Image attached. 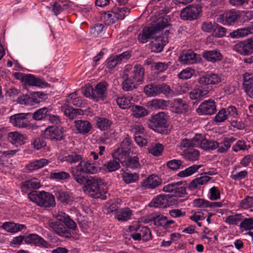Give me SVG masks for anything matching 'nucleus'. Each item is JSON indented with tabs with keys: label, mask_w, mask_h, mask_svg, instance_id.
Listing matches in <instances>:
<instances>
[{
	"label": "nucleus",
	"mask_w": 253,
	"mask_h": 253,
	"mask_svg": "<svg viewBox=\"0 0 253 253\" xmlns=\"http://www.w3.org/2000/svg\"><path fill=\"white\" fill-rule=\"evenodd\" d=\"M71 173L77 182L80 184H83L85 182H86L87 179H86L84 176L82 175L83 173L78 171V169L76 168L71 169Z\"/></svg>",
	"instance_id": "55"
},
{
	"label": "nucleus",
	"mask_w": 253,
	"mask_h": 253,
	"mask_svg": "<svg viewBox=\"0 0 253 253\" xmlns=\"http://www.w3.org/2000/svg\"><path fill=\"white\" fill-rule=\"evenodd\" d=\"M62 111L65 116L71 119H73L78 115H82L83 111L80 109H74L71 106H63L61 107Z\"/></svg>",
	"instance_id": "29"
},
{
	"label": "nucleus",
	"mask_w": 253,
	"mask_h": 253,
	"mask_svg": "<svg viewBox=\"0 0 253 253\" xmlns=\"http://www.w3.org/2000/svg\"><path fill=\"white\" fill-rule=\"evenodd\" d=\"M67 100L69 103L79 107H84L86 104L84 100L81 97L78 96L77 92L70 93L67 98Z\"/></svg>",
	"instance_id": "26"
},
{
	"label": "nucleus",
	"mask_w": 253,
	"mask_h": 253,
	"mask_svg": "<svg viewBox=\"0 0 253 253\" xmlns=\"http://www.w3.org/2000/svg\"><path fill=\"white\" fill-rule=\"evenodd\" d=\"M197 55L192 50L182 52L179 56L180 61L183 64H193L197 61Z\"/></svg>",
	"instance_id": "24"
},
{
	"label": "nucleus",
	"mask_w": 253,
	"mask_h": 253,
	"mask_svg": "<svg viewBox=\"0 0 253 253\" xmlns=\"http://www.w3.org/2000/svg\"><path fill=\"white\" fill-rule=\"evenodd\" d=\"M122 178L126 183L129 184L137 181L139 178V175L136 173L124 172L122 173Z\"/></svg>",
	"instance_id": "48"
},
{
	"label": "nucleus",
	"mask_w": 253,
	"mask_h": 253,
	"mask_svg": "<svg viewBox=\"0 0 253 253\" xmlns=\"http://www.w3.org/2000/svg\"><path fill=\"white\" fill-rule=\"evenodd\" d=\"M22 81L28 85L32 86L40 85L41 80L34 75L29 74L23 77Z\"/></svg>",
	"instance_id": "47"
},
{
	"label": "nucleus",
	"mask_w": 253,
	"mask_h": 253,
	"mask_svg": "<svg viewBox=\"0 0 253 253\" xmlns=\"http://www.w3.org/2000/svg\"><path fill=\"white\" fill-rule=\"evenodd\" d=\"M1 227L5 231L11 233H16L26 228V226L24 224L10 222H5L3 223Z\"/></svg>",
	"instance_id": "28"
},
{
	"label": "nucleus",
	"mask_w": 253,
	"mask_h": 253,
	"mask_svg": "<svg viewBox=\"0 0 253 253\" xmlns=\"http://www.w3.org/2000/svg\"><path fill=\"white\" fill-rule=\"evenodd\" d=\"M31 95L33 106L44 101L47 98L46 94L41 92H36Z\"/></svg>",
	"instance_id": "52"
},
{
	"label": "nucleus",
	"mask_w": 253,
	"mask_h": 253,
	"mask_svg": "<svg viewBox=\"0 0 253 253\" xmlns=\"http://www.w3.org/2000/svg\"><path fill=\"white\" fill-rule=\"evenodd\" d=\"M168 38L166 36H163L156 37L155 41L152 42L153 46L156 48L158 52L161 51L164 46L168 42Z\"/></svg>",
	"instance_id": "36"
},
{
	"label": "nucleus",
	"mask_w": 253,
	"mask_h": 253,
	"mask_svg": "<svg viewBox=\"0 0 253 253\" xmlns=\"http://www.w3.org/2000/svg\"><path fill=\"white\" fill-rule=\"evenodd\" d=\"M203 56L207 61L212 63L219 61L222 58V54L217 49L204 51L203 53Z\"/></svg>",
	"instance_id": "23"
},
{
	"label": "nucleus",
	"mask_w": 253,
	"mask_h": 253,
	"mask_svg": "<svg viewBox=\"0 0 253 253\" xmlns=\"http://www.w3.org/2000/svg\"><path fill=\"white\" fill-rule=\"evenodd\" d=\"M45 137L49 139L55 141L61 140L63 139V133L61 129L56 126H49L44 131Z\"/></svg>",
	"instance_id": "14"
},
{
	"label": "nucleus",
	"mask_w": 253,
	"mask_h": 253,
	"mask_svg": "<svg viewBox=\"0 0 253 253\" xmlns=\"http://www.w3.org/2000/svg\"><path fill=\"white\" fill-rule=\"evenodd\" d=\"M23 186L29 189H38L41 186V184L38 179H32L24 182L23 183Z\"/></svg>",
	"instance_id": "64"
},
{
	"label": "nucleus",
	"mask_w": 253,
	"mask_h": 253,
	"mask_svg": "<svg viewBox=\"0 0 253 253\" xmlns=\"http://www.w3.org/2000/svg\"><path fill=\"white\" fill-rule=\"evenodd\" d=\"M252 33H253V29L248 27L247 28L238 29L231 32L230 34V36L232 38H240Z\"/></svg>",
	"instance_id": "35"
},
{
	"label": "nucleus",
	"mask_w": 253,
	"mask_h": 253,
	"mask_svg": "<svg viewBox=\"0 0 253 253\" xmlns=\"http://www.w3.org/2000/svg\"><path fill=\"white\" fill-rule=\"evenodd\" d=\"M164 150V146L159 143H153L148 148L150 153L155 156H160Z\"/></svg>",
	"instance_id": "40"
},
{
	"label": "nucleus",
	"mask_w": 253,
	"mask_h": 253,
	"mask_svg": "<svg viewBox=\"0 0 253 253\" xmlns=\"http://www.w3.org/2000/svg\"><path fill=\"white\" fill-rule=\"evenodd\" d=\"M183 157L188 161H195L199 159L200 152L195 149H188L183 152Z\"/></svg>",
	"instance_id": "37"
},
{
	"label": "nucleus",
	"mask_w": 253,
	"mask_h": 253,
	"mask_svg": "<svg viewBox=\"0 0 253 253\" xmlns=\"http://www.w3.org/2000/svg\"><path fill=\"white\" fill-rule=\"evenodd\" d=\"M218 146V143L215 141L209 140L207 139L205 137L203 142L202 149L204 150H214L217 148Z\"/></svg>",
	"instance_id": "56"
},
{
	"label": "nucleus",
	"mask_w": 253,
	"mask_h": 253,
	"mask_svg": "<svg viewBox=\"0 0 253 253\" xmlns=\"http://www.w3.org/2000/svg\"><path fill=\"white\" fill-rule=\"evenodd\" d=\"M239 207L244 210H248L253 208V197L246 196L240 202Z\"/></svg>",
	"instance_id": "50"
},
{
	"label": "nucleus",
	"mask_w": 253,
	"mask_h": 253,
	"mask_svg": "<svg viewBox=\"0 0 253 253\" xmlns=\"http://www.w3.org/2000/svg\"><path fill=\"white\" fill-rule=\"evenodd\" d=\"M69 177V174L63 171L59 172H52L50 174V178L54 179L57 180H64L68 179Z\"/></svg>",
	"instance_id": "58"
},
{
	"label": "nucleus",
	"mask_w": 253,
	"mask_h": 253,
	"mask_svg": "<svg viewBox=\"0 0 253 253\" xmlns=\"http://www.w3.org/2000/svg\"><path fill=\"white\" fill-rule=\"evenodd\" d=\"M154 222L155 225L161 226L165 229L171 228L172 224L174 223V221L169 220L167 217L164 216L154 219Z\"/></svg>",
	"instance_id": "30"
},
{
	"label": "nucleus",
	"mask_w": 253,
	"mask_h": 253,
	"mask_svg": "<svg viewBox=\"0 0 253 253\" xmlns=\"http://www.w3.org/2000/svg\"><path fill=\"white\" fill-rule=\"evenodd\" d=\"M78 171L85 174H96L101 170V168L94 163L82 161L75 168Z\"/></svg>",
	"instance_id": "4"
},
{
	"label": "nucleus",
	"mask_w": 253,
	"mask_h": 253,
	"mask_svg": "<svg viewBox=\"0 0 253 253\" xmlns=\"http://www.w3.org/2000/svg\"><path fill=\"white\" fill-rule=\"evenodd\" d=\"M49 162L47 159L45 158L33 160L26 165V168L29 171L33 172L47 166Z\"/></svg>",
	"instance_id": "16"
},
{
	"label": "nucleus",
	"mask_w": 253,
	"mask_h": 253,
	"mask_svg": "<svg viewBox=\"0 0 253 253\" xmlns=\"http://www.w3.org/2000/svg\"><path fill=\"white\" fill-rule=\"evenodd\" d=\"M55 195L58 200L63 203H68L70 200V196L67 192L58 189L55 192Z\"/></svg>",
	"instance_id": "63"
},
{
	"label": "nucleus",
	"mask_w": 253,
	"mask_h": 253,
	"mask_svg": "<svg viewBox=\"0 0 253 253\" xmlns=\"http://www.w3.org/2000/svg\"><path fill=\"white\" fill-rule=\"evenodd\" d=\"M216 111L215 101L212 99L205 100L202 102L197 109V113L202 115H212Z\"/></svg>",
	"instance_id": "8"
},
{
	"label": "nucleus",
	"mask_w": 253,
	"mask_h": 253,
	"mask_svg": "<svg viewBox=\"0 0 253 253\" xmlns=\"http://www.w3.org/2000/svg\"><path fill=\"white\" fill-rule=\"evenodd\" d=\"M8 138L10 142L16 146H21L25 143V136L17 131L9 132Z\"/></svg>",
	"instance_id": "27"
},
{
	"label": "nucleus",
	"mask_w": 253,
	"mask_h": 253,
	"mask_svg": "<svg viewBox=\"0 0 253 253\" xmlns=\"http://www.w3.org/2000/svg\"><path fill=\"white\" fill-rule=\"evenodd\" d=\"M120 167L119 161L113 159L103 165V169L106 171L111 172L117 170Z\"/></svg>",
	"instance_id": "38"
},
{
	"label": "nucleus",
	"mask_w": 253,
	"mask_h": 253,
	"mask_svg": "<svg viewBox=\"0 0 253 253\" xmlns=\"http://www.w3.org/2000/svg\"><path fill=\"white\" fill-rule=\"evenodd\" d=\"M221 81V76L214 73H207L198 79L201 84H216Z\"/></svg>",
	"instance_id": "13"
},
{
	"label": "nucleus",
	"mask_w": 253,
	"mask_h": 253,
	"mask_svg": "<svg viewBox=\"0 0 253 253\" xmlns=\"http://www.w3.org/2000/svg\"><path fill=\"white\" fill-rule=\"evenodd\" d=\"M167 17V16H161L156 21H154L152 22L151 26L157 30V33L169 25Z\"/></svg>",
	"instance_id": "33"
},
{
	"label": "nucleus",
	"mask_w": 253,
	"mask_h": 253,
	"mask_svg": "<svg viewBox=\"0 0 253 253\" xmlns=\"http://www.w3.org/2000/svg\"><path fill=\"white\" fill-rule=\"evenodd\" d=\"M77 133L85 134L89 132L91 128L90 123L86 120H76L74 121Z\"/></svg>",
	"instance_id": "21"
},
{
	"label": "nucleus",
	"mask_w": 253,
	"mask_h": 253,
	"mask_svg": "<svg viewBox=\"0 0 253 253\" xmlns=\"http://www.w3.org/2000/svg\"><path fill=\"white\" fill-rule=\"evenodd\" d=\"M133 211L129 208L126 207L118 209L114 213V217L119 221L124 222L131 219Z\"/></svg>",
	"instance_id": "18"
},
{
	"label": "nucleus",
	"mask_w": 253,
	"mask_h": 253,
	"mask_svg": "<svg viewBox=\"0 0 253 253\" xmlns=\"http://www.w3.org/2000/svg\"><path fill=\"white\" fill-rule=\"evenodd\" d=\"M132 115L135 118H141L148 115V111L146 108L138 105L132 106L131 108Z\"/></svg>",
	"instance_id": "41"
},
{
	"label": "nucleus",
	"mask_w": 253,
	"mask_h": 253,
	"mask_svg": "<svg viewBox=\"0 0 253 253\" xmlns=\"http://www.w3.org/2000/svg\"><path fill=\"white\" fill-rule=\"evenodd\" d=\"M192 204L194 207L206 211L209 208L210 201L204 199L198 198L194 200Z\"/></svg>",
	"instance_id": "51"
},
{
	"label": "nucleus",
	"mask_w": 253,
	"mask_h": 253,
	"mask_svg": "<svg viewBox=\"0 0 253 253\" xmlns=\"http://www.w3.org/2000/svg\"><path fill=\"white\" fill-rule=\"evenodd\" d=\"M159 84H150L144 88V92L148 97H155L160 95Z\"/></svg>",
	"instance_id": "32"
},
{
	"label": "nucleus",
	"mask_w": 253,
	"mask_h": 253,
	"mask_svg": "<svg viewBox=\"0 0 253 253\" xmlns=\"http://www.w3.org/2000/svg\"><path fill=\"white\" fill-rule=\"evenodd\" d=\"M113 10L117 19H123L129 12V9L125 7H115Z\"/></svg>",
	"instance_id": "54"
},
{
	"label": "nucleus",
	"mask_w": 253,
	"mask_h": 253,
	"mask_svg": "<svg viewBox=\"0 0 253 253\" xmlns=\"http://www.w3.org/2000/svg\"><path fill=\"white\" fill-rule=\"evenodd\" d=\"M205 136L201 134H196L191 138L192 147H200L202 148Z\"/></svg>",
	"instance_id": "59"
},
{
	"label": "nucleus",
	"mask_w": 253,
	"mask_h": 253,
	"mask_svg": "<svg viewBox=\"0 0 253 253\" xmlns=\"http://www.w3.org/2000/svg\"><path fill=\"white\" fill-rule=\"evenodd\" d=\"M28 113H19L11 116L9 118L10 122L14 126L25 128L29 126L27 117Z\"/></svg>",
	"instance_id": "10"
},
{
	"label": "nucleus",
	"mask_w": 253,
	"mask_h": 253,
	"mask_svg": "<svg viewBox=\"0 0 253 253\" xmlns=\"http://www.w3.org/2000/svg\"><path fill=\"white\" fill-rule=\"evenodd\" d=\"M171 110L177 114H184L188 112V105L181 99H174L171 104Z\"/></svg>",
	"instance_id": "15"
},
{
	"label": "nucleus",
	"mask_w": 253,
	"mask_h": 253,
	"mask_svg": "<svg viewBox=\"0 0 253 253\" xmlns=\"http://www.w3.org/2000/svg\"><path fill=\"white\" fill-rule=\"evenodd\" d=\"M228 115L225 108L221 109L215 116L214 121L217 123H221L227 120Z\"/></svg>",
	"instance_id": "62"
},
{
	"label": "nucleus",
	"mask_w": 253,
	"mask_h": 253,
	"mask_svg": "<svg viewBox=\"0 0 253 253\" xmlns=\"http://www.w3.org/2000/svg\"><path fill=\"white\" fill-rule=\"evenodd\" d=\"M244 218V215L242 213H235L234 214L228 216L225 222L229 225H237L242 221Z\"/></svg>",
	"instance_id": "42"
},
{
	"label": "nucleus",
	"mask_w": 253,
	"mask_h": 253,
	"mask_svg": "<svg viewBox=\"0 0 253 253\" xmlns=\"http://www.w3.org/2000/svg\"><path fill=\"white\" fill-rule=\"evenodd\" d=\"M157 33V30L154 28L150 27H144L137 37L140 42L144 43L147 42L152 36Z\"/></svg>",
	"instance_id": "20"
},
{
	"label": "nucleus",
	"mask_w": 253,
	"mask_h": 253,
	"mask_svg": "<svg viewBox=\"0 0 253 253\" xmlns=\"http://www.w3.org/2000/svg\"><path fill=\"white\" fill-rule=\"evenodd\" d=\"M144 69L141 65L136 64L134 66L126 65L123 76V89L126 91H130L137 87L143 81Z\"/></svg>",
	"instance_id": "1"
},
{
	"label": "nucleus",
	"mask_w": 253,
	"mask_h": 253,
	"mask_svg": "<svg viewBox=\"0 0 253 253\" xmlns=\"http://www.w3.org/2000/svg\"><path fill=\"white\" fill-rule=\"evenodd\" d=\"M169 205L167 197L165 195H158L153 199L149 206L154 208H165Z\"/></svg>",
	"instance_id": "25"
},
{
	"label": "nucleus",
	"mask_w": 253,
	"mask_h": 253,
	"mask_svg": "<svg viewBox=\"0 0 253 253\" xmlns=\"http://www.w3.org/2000/svg\"><path fill=\"white\" fill-rule=\"evenodd\" d=\"M201 7L198 5H190L182 9L180 17L183 20L196 19L201 12Z\"/></svg>",
	"instance_id": "9"
},
{
	"label": "nucleus",
	"mask_w": 253,
	"mask_h": 253,
	"mask_svg": "<svg viewBox=\"0 0 253 253\" xmlns=\"http://www.w3.org/2000/svg\"><path fill=\"white\" fill-rule=\"evenodd\" d=\"M166 122L164 113H159L153 117L149 126L155 131L160 132L163 127H165Z\"/></svg>",
	"instance_id": "6"
},
{
	"label": "nucleus",
	"mask_w": 253,
	"mask_h": 253,
	"mask_svg": "<svg viewBox=\"0 0 253 253\" xmlns=\"http://www.w3.org/2000/svg\"><path fill=\"white\" fill-rule=\"evenodd\" d=\"M239 228L242 232L253 230V218H243L240 222Z\"/></svg>",
	"instance_id": "44"
},
{
	"label": "nucleus",
	"mask_w": 253,
	"mask_h": 253,
	"mask_svg": "<svg viewBox=\"0 0 253 253\" xmlns=\"http://www.w3.org/2000/svg\"><path fill=\"white\" fill-rule=\"evenodd\" d=\"M211 86H205L194 89L189 93V97L191 99L201 100L203 98L207 97L211 93Z\"/></svg>",
	"instance_id": "11"
},
{
	"label": "nucleus",
	"mask_w": 253,
	"mask_h": 253,
	"mask_svg": "<svg viewBox=\"0 0 253 253\" xmlns=\"http://www.w3.org/2000/svg\"><path fill=\"white\" fill-rule=\"evenodd\" d=\"M103 19L105 23L108 25L113 24L118 20L114 10L105 13L103 16Z\"/></svg>",
	"instance_id": "61"
},
{
	"label": "nucleus",
	"mask_w": 253,
	"mask_h": 253,
	"mask_svg": "<svg viewBox=\"0 0 253 253\" xmlns=\"http://www.w3.org/2000/svg\"><path fill=\"white\" fill-rule=\"evenodd\" d=\"M132 99L131 96H122L117 98V102L121 108L125 109L130 107Z\"/></svg>",
	"instance_id": "46"
},
{
	"label": "nucleus",
	"mask_w": 253,
	"mask_h": 253,
	"mask_svg": "<svg viewBox=\"0 0 253 253\" xmlns=\"http://www.w3.org/2000/svg\"><path fill=\"white\" fill-rule=\"evenodd\" d=\"M51 109L46 107H43L37 110L33 114V118L37 121L42 120L47 117L48 113L51 111Z\"/></svg>",
	"instance_id": "43"
},
{
	"label": "nucleus",
	"mask_w": 253,
	"mask_h": 253,
	"mask_svg": "<svg viewBox=\"0 0 253 253\" xmlns=\"http://www.w3.org/2000/svg\"><path fill=\"white\" fill-rule=\"evenodd\" d=\"M238 11L229 10L225 12L217 18V22L224 25H232L237 21L239 17Z\"/></svg>",
	"instance_id": "5"
},
{
	"label": "nucleus",
	"mask_w": 253,
	"mask_h": 253,
	"mask_svg": "<svg viewBox=\"0 0 253 253\" xmlns=\"http://www.w3.org/2000/svg\"><path fill=\"white\" fill-rule=\"evenodd\" d=\"M28 198L40 206L50 207L55 206L56 204L54 196L44 191L31 192L28 194Z\"/></svg>",
	"instance_id": "3"
},
{
	"label": "nucleus",
	"mask_w": 253,
	"mask_h": 253,
	"mask_svg": "<svg viewBox=\"0 0 253 253\" xmlns=\"http://www.w3.org/2000/svg\"><path fill=\"white\" fill-rule=\"evenodd\" d=\"M24 241L26 244H33L39 247H48V243L42 238L36 234H30L25 237Z\"/></svg>",
	"instance_id": "17"
},
{
	"label": "nucleus",
	"mask_w": 253,
	"mask_h": 253,
	"mask_svg": "<svg viewBox=\"0 0 253 253\" xmlns=\"http://www.w3.org/2000/svg\"><path fill=\"white\" fill-rule=\"evenodd\" d=\"M226 33V28L215 23V27L212 33L214 37L217 38H222L225 36Z\"/></svg>",
	"instance_id": "60"
},
{
	"label": "nucleus",
	"mask_w": 253,
	"mask_h": 253,
	"mask_svg": "<svg viewBox=\"0 0 253 253\" xmlns=\"http://www.w3.org/2000/svg\"><path fill=\"white\" fill-rule=\"evenodd\" d=\"M107 84L106 82H100L94 89V100L95 101H103L106 98Z\"/></svg>",
	"instance_id": "12"
},
{
	"label": "nucleus",
	"mask_w": 253,
	"mask_h": 253,
	"mask_svg": "<svg viewBox=\"0 0 253 253\" xmlns=\"http://www.w3.org/2000/svg\"><path fill=\"white\" fill-rule=\"evenodd\" d=\"M243 87L245 91L253 87V72H246L243 76Z\"/></svg>",
	"instance_id": "34"
},
{
	"label": "nucleus",
	"mask_w": 253,
	"mask_h": 253,
	"mask_svg": "<svg viewBox=\"0 0 253 253\" xmlns=\"http://www.w3.org/2000/svg\"><path fill=\"white\" fill-rule=\"evenodd\" d=\"M201 167V165H193L184 170L180 171L177 173V176L182 178L190 176L196 172Z\"/></svg>",
	"instance_id": "39"
},
{
	"label": "nucleus",
	"mask_w": 253,
	"mask_h": 253,
	"mask_svg": "<svg viewBox=\"0 0 253 253\" xmlns=\"http://www.w3.org/2000/svg\"><path fill=\"white\" fill-rule=\"evenodd\" d=\"M159 87L160 94L163 93L167 97H172L177 94L166 84H160Z\"/></svg>",
	"instance_id": "49"
},
{
	"label": "nucleus",
	"mask_w": 253,
	"mask_h": 253,
	"mask_svg": "<svg viewBox=\"0 0 253 253\" xmlns=\"http://www.w3.org/2000/svg\"><path fill=\"white\" fill-rule=\"evenodd\" d=\"M49 225L57 234L61 236H68L69 232L67 228L60 222L50 220Z\"/></svg>",
	"instance_id": "22"
},
{
	"label": "nucleus",
	"mask_w": 253,
	"mask_h": 253,
	"mask_svg": "<svg viewBox=\"0 0 253 253\" xmlns=\"http://www.w3.org/2000/svg\"><path fill=\"white\" fill-rule=\"evenodd\" d=\"M234 49L242 55L251 54L253 52V39H248L243 42L237 43L234 46Z\"/></svg>",
	"instance_id": "7"
},
{
	"label": "nucleus",
	"mask_w": 253,
	"mask_h": 253,
	"mask_svg": "<svg viewBox=\"0 0 253 253\" xmlns=\"http://www.w3.org/2000/svg\"><path fill=\"white\" fill-rule=\"evenodd\" d=\"M50 5L53 12L56 15L61 13L64 10L68 8L67 4L60 1L54 2Z\"/></svg>",
	"instance_id": "45"
},
{
	"label": "nucleus",
	"mask_w": 253,
	"mask_h": 253,
	"mask_svg": "<svg viewBox=\"0 0 253 253\" xmlns=\"http://www.w3.org/2000/svg\"><path fill=\"white\" fill-rule=\"evenodd\" d=\"M94 120L97 127L101 130H107L112 124L111 121L105 118L95 117Z\"/></svg>",
	"instance_id": "31"
},
{
	"label": "nucleus",
	"mask_w": 253,
	"mask_h": 253,
	"mask_svg": "<svg viewBox=\"0 0 253 253\" xmlns=\"http://www.w3.org/2000/svg\"><path fill=\"white\" fill-rule=\"evenodd\" d=\"M103 184L104 182L101 179L90 177L86 180L83 190L92 198L105 200L106 196L105 195Z\"/></svg>",
	"instance_id": "2"
},
{
	"label": "nucleus",
	"mask_w": 253,
	"mask_h": 253,
	"mask_svg": "<svg viewBox=\"0 0 253 253\" xmlns=\"http://www.w3.org/2000/svg\"><path fill=\"white\" fill-rule=\"evenodd\" d=\"M195 73V71L191 68H186L182 70L178 75V77L182 80L190 79Z\"/></svg>",
	"instance_id": "57"
},
{
	"label": "nucleus",
	"mask_w": 253,
	"mask_h": 253,
	"mask_svg": "<svg viewBox=\"0 0 253 253\" xmlns=\"http://www.w3.org/2000/svg\"><path fill=\"white\" fill-rule=\"evenodd\" d=\"M161 184V179L155 174L149 175L141 182L142 186L145 189H154Z\"/></svg>",
	"instance_id": "19"
},
{
	"label": "nucleus",
	"mask_w": 253,
	"mask_h": 253,
	"mask_svg": "<svg viewBox=\"0 0 253 253\" xmlns=\"http://www.w3.org/2000/svg\"><path fill=\"white\" fill-rule=\"evenodd\" d=\"M82 160L81 155L76 152H72L71 154L63 158V161H66L70 164L76 163Z\"/></svg>",
	"instance_id": "53"
}]
</instances>
